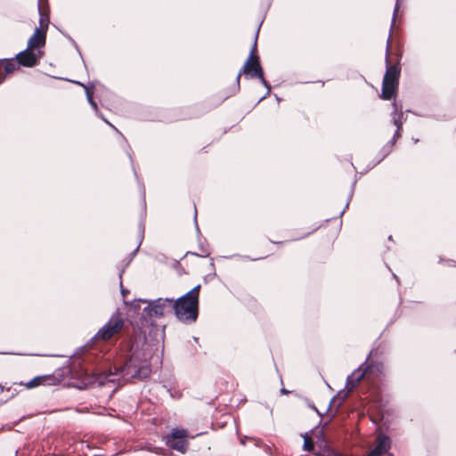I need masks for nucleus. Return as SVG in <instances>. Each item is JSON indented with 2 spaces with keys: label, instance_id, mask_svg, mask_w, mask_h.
I'll return each mask as SVG.
<instances>
[{
  "label": "nucleus",
  "instance_id": "f257e3e1",
  "mask_svg": "<svg viewBox=\"0 0 456 456\" xmlns=\"http://www.w3.org/2000/svg\"><path fill=\"white\" fill-rule=\"evenodd\" d=\"M151 373V364L146 361H139L137 355L133 354L118 371L116 369L115 372L94 373L92 376L87 378L88 380L85 382L82 387H79V388H86L87 387L94 385L102 387L108 383L116 382L120 384V380H122V382H126L130 379L142 380L150 377Z\"/></svg>",
  "mask_w": 456,
  "mask_h": 456
},
{
  "label": "nucleus",
  "instance_id": "f03ea898",
  "mask_svg": "<svg viewBox=\"0 0 456 456\" xmlns=\"http://www.w3.org/2000/svg\"><path fill=\"white\" fill-rule=\"evenodd\" d=\"M200 284L176 299L173 298L172 314L182 322L191 324L198 318Z\"/></svg>",
  "mask_w": 456,
  "mask_h": 456
},
{
  "label": "nucleus",
  "instance_id": "7ed1b4c3",
  "mask_svg": "<svg viewBox=\"0 0 456 456\" xmlns=\"http://www.w3.org/2000/svg\"><path fill=\"white\" fill-rule=\"evenodd\" d=\"M173 298H158L150 301L143 309V318H159L167 314H172Z\"/></svg>",
  "mask_w": 456,
  "mask_h": 456
},
{
  "label": "nucleus",
  "instance_id": "20e7f679",
  "mask_svg": "<svg viewBox=\"0 0 456 456\" xmlns=\"http://www.w3.org/2000/svg\"><path fill=\"white\" fill-rule=\"evenodd\" d=\"M124 326V320L120 313L117 310L110 318L105 325H103L96 333L97 339L108 340L114 335L118 334Z\"/></svg>",
  "mask_w": 456,
  "mask_h": 456
},
{
  "label": "nucleus",
  "instance_id": "39448f33",
  "mask_svg": "<svg viewBox=\"0 0 456 456\" xmlns=\"http://www.w3.org/2000/svg\"><path fill=\"white\" fill-rule=\"evenodd\" d=\"M245 74L246 76H248L250 77H258L261 79L263 85L267 88V94H269L270 92V87L269 86L267 85V82L265 80L264 77H263V70H262V68L260 66V63H259V61H258V57L256 55H255L254 52L252 51L251 53L249 54L247 61L245 62L241 71L238 74L237 76V83L239 84L240 82V77L241 76V74Z\"/></svg>",
  "mask_w": 456,
  "mask_h": 456
},
{
  "label": "nucleus",
  "instance_id": "423d86ee",
  "mask_svg": "<svg viewBox=\"0 0 456 456\" xmlns=\"http://www.w3.org/2000/svg\"><path fill=\"white\" fill-rule=\"evenodd\" d=\"M400 69L396 66H387L384 76L381 97L389 100L394 95L397 85Z\"/></svg>",
  "mask_w": 456,
  "mask_h": 456
},
{
  "label": "nucleus",
  "instance_id": "0eeeda50",
  "mask_svg": "<svg viewBox=\"0 0 456 456\" xmlns=\"http://www.w3.org/2000/svg\"><path fill=\"white\" fill-rule=\"evenodd\" d=\"M187 431L185 429H173L172 432L166 436V444L172 450L184 452L188 446Z\"/></svg>",
  "mask_w": 456,
  "mask_h": 456
},
{
  "label": "nucleus",
  "instance_id": "6e6552de",
  "mask_svg": "<svg viewBox=\"0 0 456 456\" xmlns=\"http://www.w3.org/2000/svg\"><path fill=\"white\" fill-rule=\"evenodd\" d=\"M43 51L39 49L35 52L33 49L27 47L16 55V60L19 65L30 68L37 64L38 60L43 56Z\"/></svg>",
  "mask_w": 456,
  "mask_h": 456
},
{
  "label": "nucleus",
  "instance_id": "1a4fd4ad",
  "mask_svg": "<svg viewBox=\"0 0 456 456\" xmlns=\"http://www.w3.org/2000/svg\"><path fill=\"white\" fill-rule=\"evenodd\" d=\"M390 448V438L383 434H379L366 456H385Z\"/></svg>",
  "mask_w": 456,
  "mask_h": 456
},
{
  "label": "nucleus",
  "instance_id": "9d476101",
  "mask_svg": "<svg viewBox=\"0 0 456 456\" xmlns=\"http://www.w3.org/2000/svg\"><path fill=\"white\" fill-rule=\"evenodd\" d=\"M46 31L41 28H37L34 34L28 41V47L35 51L36 48L42 47L45 45Z\"/></svg>",
  "mask_w": 456,
  "mask_h": 456
},
{
  "label": "nucleus",
  "instance_id": "9b49d317",
  "mask_svg": "<svg viewBox=\"0 0 456 456\" xmlns=\"http://www.w3.org/2000/svg\"><path fill=\"white\" fill-rule=\"evenodd\" d=\"M368 366L362 365L358 370L354 371L348 378L346 381V388L348 390H352L356 384L363 379V377L366 375L368 371Z\"/></svg>",
  "mask_w": 456,
  "mask_h": 456
},
{
  "label": "nucleus",
  "instance_id": "f8f14e48",
  "mask_svg": "<svg viewBox=\"0 0 456 456\" xmlns=\"http://www.w3.org/2000/svg\"><path fill=\"white\" fill-rule=\"evenodd\" d=\"M393 105H394V108H395V111L393 113V122H394V124L397 127V130L395 132V137H399L401 135L400 134V129H401L402 125L403 123V114L402 111H398L395 103H394Z\"/></svg>",
  "mask_w": 456,
  "mask_h": 456
},
{
  "label": "nucleus",
  "instance_id": "ddd939ff",
  "mask_svg": "<svg viewBox=\"0 0 456 456\" xmlns=\"http://www.w3.org/2000/svg\"><path fill=\"white\" fill-rule=\"evenodd\" d=\"M51 379H52L51 376H38V377L34 378L30 381H28L26 384V387L28 388H32V387H37L40 385H45V384H46L47 381H49Z\"/></svg>",
  "mask_w": 456,
  "mask_h": 456
},
{
  "label": "nucleus",
  "instance_id": "4468645a",
  "mask_svg": "<svg viewBox=\"0 0 456 456\" xmlns=\"http://www.w3.org/2000/svg\"><path fill=\"white\" fill-rule=\"evenodd\" d=\"M19 66L18 61H15L13 59L6 60L4 63V74L0 75V77L2 76L5 77V75L12 73Z\"/></svg>",
  "mask_w": 456,
  "mask_h": 456
},
{
  "label": "nucleus",
  "instance_id": "2eb2a0df",
  "mask_svg": "<svg viewBox=\"0 0 456 456\" xmlns=\"http://www.w3.org/2000/svg\"><path fill=\"white\" fill-rule=\"evenodd\" d=\"M303 437H304V449L305 451H309V452L312 451L314 448V443H313L312 437L308 434H305Z\"/></svg>",
  "mask_w": 456,
  "mask_h": 456
},
{
  "label": "nucleus",
  "instance_id": "dca6fc26",
  "mask_svg": "<svg viewBox=\"0 0 456 456\" xmlns=\"http://www.w3.org/2000/svg\"><path fill=\"white\" fill-rule=\"evenodd\" d=\"M89 104L93 107V109L95 110L96 114H97L99 117H101V118H102V119H103V120H104L108 125H110L111 127H113L115 130H117V129L114 127V126H113V125H111V124H110L107 119H105V118L102 116V114L99 112L98 106H97V104H96V102H95L94 101V102H90Z\"/></svg>",
  "mask_w": 456,
  "mask_h": 456
},
{
  "label": "nucleus",
  "instance_id": "f3484780",
  "mask_svg": "<svg viewBox=\"0 0 456 456\" xmlns=\"http://www.w3.org/2000/svg\"><path fill=\"white\" fill-rule=\"evenodd\" d=\"M86 88V99L88 101V102H94V99H93V90L89 87H85Z\"/></svg>",
  "mask_w": 456,
  "mask_h": 456
},
{
  "label": "nucleus",
  "instance_id": "a211bd4d",
  "mask_svg": "<svg viewBox=\"0 0 456 456\" xmlns=\"http://www.w3.org/2000/svg\"><path fill=\"white\" fill-rule=\"evenodd\" d=\"M193 220L196 226L197 231H199V224H198V210L196 205H194V213H193Z\"/></svg>",
  "mask_w": 456,
  "mask_h": 456
},
{
  "label": "nucleus",
  "instance_id": "6ab92c4d",
  "mask_svg": "<svg viewBox=\"0 0 456 456\" xmlns=\"http://www.w3.org/2000/svg\"><path fill=\"white\" fill-rule=\"evenodd\" d=\"M119 286H120V291H121V294L124 297H126V295L128 293V290L127 289H125L124 287H123V284H122V281H120L119 282Z\"/></svg>",
  "mask_w": 456,
  "mask_h": 456
},
{
  "label": "nucleus",
  "instance_id": "aec40b11",
  "mask_svg": "<svg viewBox=\"0 0 456 456\" xmlns=\"http://www.w3.org/2000/svg\"><path fill=\"white\" fill-rule=\"evenodd\" d=\"M124 272H125V270H124V269L120 270V272H119V278H120V279H121V277H122V275H123Z\"/></svg>",
  "mask_w": 456,
  "mask_h": 456
},
{
  "label": "nucleus",
  "instance_id": "412c9836",
  "mask_svg": "<svg viewBox=\"0 0 456 456\" xmlns=\"http://www.w3.org/2000/svg\"><path fill=\"white\" fill-rule=\"evenodd\" d=\"M388 51H389V46H387V56H386L387 62L388 61Z\"/></svg>",
  "mask_w": 456,
  "mask_h": 456
},
{
  "label": "nucleus",
  "instance_id": "4be33fe9",
  "mask_svg": "<svg viewBox=\"0 0 456 456\" xmlns=\"http://www.w3.org/2000/svg\"><path fill=\"white\" fill-rule=\"evenodd\" d=\"M149 451H152V452H158V448L154 447V449H149Z\"/></svg>",
  "mask_w": 456,
  "mask_h": 456
},
{
  "label": "nucleus",
  "instance_id": "5701e85b",
  "mask_svg": "<svg viewBox=\"0 0 456 456\" xmlns=\"http://www.w3.org/2000/svg\"><path fill=\"white\" fill-rule=\"evenodd\" d=\"M4 76H2V77H0V84H1V83H3V82H4Z\"/></svg>",
  "mask_w": 456,
  "mask_h": 456
},
{
  "label": "nucleus",
  "instance_id": "b1692460",
  "mask_svg": "<svg viewBox=\"0 0 456 456\" xmlns=\"http://www.w3.org/2000/svg\"><path fill=\"white\" fill-rule=\"evenodd\" d=\"M43 21H44L43 18H40V25H41V27L43 26Z\"/></svg>",
  "mask_w": 456,
  "mask_h": 456
},
{
  "label": "nucleus",
  "instance_id": "393cba45",
  "mask_svg": "<svg viewBox=\"0 0 456 456\" xmlns=\"http://www.w3.org/2000/svg\"><path fill=\"white\" fill-rule=\"evenodd\" d=\"M397 8H398V4H396V6H395V13L397 12Z\"/></svg>",
  "mask_w": 456,
  "mask_h": 456
},
{
  "label": "nucleus",
  "instance_id": "a878e982",
  "mask_svg": "<svg viewBox=\"0 0 456 456\" xmlns=\"http://www.w3.org/2000/svg\"><path fill=\"white\" fill-rule=\"evenodd\" d=\"M45 27H46V28L48 27V20H46Z\"/></svg>",
  "mask_w": 456,
  "mask_h": 456
}]
</instances>
